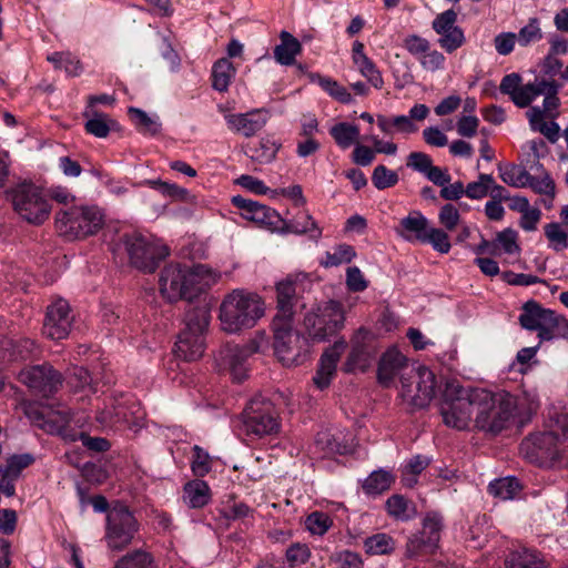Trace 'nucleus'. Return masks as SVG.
Masks as SVG:
<instances>
[{
    "mask_svg": "<svg viewBox=\"0 0 568 568\" xmlns=\"http://www.w3.org/2000/svg\"><path fill=\"white\" fill-rule=\"evenodd\" d=\"M207 326L209 316L205 312L189 314L185 328L180 333L175 343L176 357L189 362L201 358L205 348L204 333Z\"/></svg>",
    "mask_w": 568,
    "mask_h": 568,
    "instance_id": "9b49d317",
    "label": "nucleus"
},
{
    "mask_svg": "<svg viewBox=\"0 0 568 568\" xmlns=\"http://www.w3.org/2000/svg\"><path fill=\"white\" fill-rule=\"evenodd\" d=\"M236 74V68L229 58L219 59L212 68V85L216 91L225 92Z\"/></svg>",
    "mask_w": 568,
    "mask_h": 568,
    "instance_id": "c9c22d12",
    "label": "nucleus"
},
{
    "mask_svg": "<svg viewBox=\"0 0 568 568\" xmlns=\"http://www.w3.org/2000/svg\"><path fill=\"white\" fill-rule=\"evenodd\" d=\"M429 458L417 455L405 463L403 466L402 480L404 485L413 487L416 484V476L420 474L429 464Z\"/></svg>",
    "mask_w": 568,
    "mask_h": 568,
    "instance_id": "3c124183",
    "label": "nucleus"
},
{
    "mask_svg": "<svg viewBox=\"0 0 568 568\" xmlns=\"http://www.w3.org/2000/svg\"><path fill=\"white\" fill-rule=\"evenodd\" d=\"M124 245L131 264L143 272H153L159 262L169 254L162 242L141 233L125 235Z\"/></svg>",
    "mask_w": 568,
    "mask_h": 568,
    "instance_id": "9d476101",
    "label": "nucleus"
},
{
    "mask_svg": "<svg viewBox=\"0 0 568 568\" xmlns=\"http://www.w3.org/2000/svg\"><path fill=\"white\" fill-rule=\"evenodd\" d=\"M429 114V109L425 104H415L409 109L408 115H394L386 116L378 114L376 116V123L378 129L388 136H393L395 133L403 135H409L418 131V125L415 121H424Z\"/></svg>",
    "mask_w": 568,
    "mask_h": 568,
    "instance_id": "a211bd4d",
    "label": "nucleus"
},
{
    "mask_svg": "<svg viewBox=\"0 0 568 568\" xmlns=\"http://www.w3.org/2000/svg\"><path fill=\"white\" fill-rule=\"evenodd\" d=\"M95 418L103 429L116 428L120 425L132 427L139 425L143 414L138 403L121 394L120 397L110 398Z\"/></svg>",
    "mask_w": 568,
    "mask_h": 568,
    "instance_id": "2eb2a0df",
    "label": "nucleus"
},
{
    "mask_svg": "<svg viewBox=\"0 0 568 568\" xmlns=\"http://www.w3.org/2000/svg\"><path fill=\"white\" fill-rule=\"evenodd\" d=\"M221 274L207 265L193 267L181 264H169L160 273L159 291L169 302L193 300L215 285Z\"/></svg>",
    "mask_w": 568,
    "mask_h": 568,
    "instance_id": "f03ea898",
    "label": "nucleus"
},
{
    "mask_svg": "<svg viewBox=\"0 0 568 568\" xmlns=\"http://www.w3.org/2000/svg\"><path fill=\"white\" fill-rule=\"evenodd\" d=\"M232 203L241 210V215L251 222L260 225H270L276 217V212L255 201L236 195L232 197Z\"/></svg>",
    "mask_w": 568,
    "mask_h": 568,
    "instance_id": "c756f323",
    "label": "nucleus"
},
{
    "mask_svg": "<svg viewBox=\"0 0 568 568\" xmlns=\"http://www.w3.org/2000/svg\"><path fill=\"white\" fill-rule=\"evenodd\" d=\"M372 182L377 190H385L397 184L398 174L395 171L381 164L374 169L372 174Z\"/></svg>",
    "mask_w": 568,
    "mask_h": 568,
    "instance_id": "0e129e2a",
    "label": "nucleus"
},
{
    "mask_svg": "<svg viewBox=\"0 0 568 568\" xmlns=\"http://www.w3.org/2000/svg\"><path fill=\"white\" fill-rule=\"evenodd\" d=\"M374 335L366 328H359L352 337V351L345 363L346 372H364L375 355Z\"/></svg>",
    "mask_w": 568,
    "mask_h": 568,
    "instance_id": "4be33fe9",
    "label": "nucleus"
},
{
    "mask_svg": "<svg viewBox=\"0 0 568 568\" xmlns=\"http://www.w3.org/2000/svg\"><path fill=\"white\" fill-rule=\"evenodd\" d=\"M442 520L436 515H429L424 519L420 532L413 535L406 546L408 558H419L435 551L439 542Z\"/></svg>",
    "mask_w": 568,
    "mask_h": 568,
    "instance_id": "6ab92c4d",
    "label": "nucleus"
},
{
    "mask_svg": "<svg viewBox=\"0 0 568 568\" xmlns=\"http://www.w3.org/2000/svg\"><path fill=\"white\" fill-rule=\"evenodd\" d=\"M422 243L430 244L440 254H447L452 247L447 232L432 225H429Z\"/></svg>",
    "mask_w": 568,
    "mask_h": 568,
    "instance_id": "864d4df0",
    "label": "nucleus"
},
{
    "mask_svg": "<svg viewBox=\"0 0 568 568\" xmlns=\"http://www.w3.org/2000/svg\"><path fill=\"white\" fill-rule=\"evenodd\" d=\"M346 313L337 301H327L306 313L304 327L313 342H324L339 332L345 324Z\"/></svg>",
    "mask_w": 568,
    "mask_h": 568,
    "instance_id": "39448f33",
    "label": "nucleus"
},
{
    "mask_svg": "<svg viewBox=\"0 0 568 568\" xmlns=\"http://www.w3.org/2000/svg\"><path fill=\"white\" fill-rule=\"evenodd\" d=\"M490 395L494 399V404L487 412L488 420L495 422L498 415H500L504 420L500 422L501 425L498 429L483 430L495 435L505 429L509 425L510 420L516 417L517 402L515 400L514 395L505 390L496 393L490 392Z\"/></svg>",
    "mask_w": 568,
    "mask_h": 568,
    "instance_id": "a878e982",
    "label": "nucleus"
},
{
    "mask_svg": "<svg viewBox=\"0 0 568 568\" xmlns=\"http://www.w3.org/2000/svg\"><path fill=\"white\" fill-rule=\"evenodd\" d=\"M409 369L406 356L396 347H390L381 357L377 377L381 384L389 386L397 375H407Z\"/></svg>",
    "mask_w": 568,
    "mask_h": 568,
    "instance_id": "393cba45",
    "label": "nucleus"
},
{
    "mask_svg": "<svg viewBox=\"0 0 568 568\" xmlns=\"http://www.w3.org/2000/svg\"><path fill=\"white\" fill-rule=\"evenodd\" d=\"M19 381L42 396H49L61 386V375L49 365H36L23 368Z\"/></svg>",
    "mask_w": 568,
    "mask_h": 568,
    "instance_id": "aec40b11",
    "label": "nucleus"
},
{
    "mask_svg": "<svg viewBox=\"0 0 568 568\" xmlns=\"http://www.w3.org/2000/svg\"><path fill=\"white\" fill-rule=\"evenodd\" d=\"M264 315L263 298L256 293L241 288L226 294L219 307L221 328L229 334L254 327Z\"/></svg>",
    "mask_w": 568,
    "mask_h": 568,
    "instance_id": "7ed1b4c3",
    "label": "nucleus"
},
{
    "mask_svg": "<svg viewBox=\"0 0 568 568\" xmlns=\"http://www.w3.org/2000/svg\"><path fill=\"white\" fill-rule=\"evenodd\" d=\"M457 13L446 10L439 13L433 21V29L440 36L439 45L448 53L456 51L465 42L463 30L456 26Z\"/></svg>",
    "mask_w": 568,
    "mask_h": 568,
    "instance_id": "5701e85b",
    "label": "nucleus"
},
{
    "mask_svg": "<svg viewBox=\"0 0 568 568\" xmlns=\"http://www.w3.org/2000/svg\"><path fill=\"white\" fill-rule=\"evenodd\" d=\"M428 219L419 211H412L395 226L396 234L403 240L414 243H422L428 227Z\"/></svg>",
    "mask_w": 568,
    "mask_h": 568,
    "instance_id": "c85d7f7f",
    "label": "nucleus"
},
{
    "mask_svg": "<svg viewBox=\"0 0 568 568\" xmlns=\"http://www.w3.org/2000/svg\"><path fill=\"white\" fill-rule=\"evenodd\" d=\"M332 526L333 519L323 511H313L305 519V527L312 535L323 536Z\"/></svg>",
    "mask_w": 568,
    "mask_h": 568,
    "instance_id": "4d7b16f0",
    "label": "nucleus"
},
{
    "mask_svg": "<svg viewBox=\"0 0 568 568\" xmlns=\"http://www.w3.org/2000/svg\"><path fill=\"white\" fill-rule=\"evenodd\" d=\"M438 388L435 373L425 366H418L402 376L398 395L409 407L423 408L435 397Z\"/></svg>",
    "mask_w": 568,
    "mask_h": 568,
    "instance_id": "423d86ee",
    "label": "nucleus"
},
{
    "mask_svg": "<svg viewBox=\"0 0 568 568\" xmlns=\"http://www.w3.org/2000/svg\"><path fill=\"white\" fill-rule=\"evenodd\" d=\"M527 116L529 124L534 131L540 132L549 141L555 142L559 138V125L554 122H547L544 116V111L539 106H532L528 112Z\"/></svg>",
    "mask_w": 568,
    "mask_h": 568,
    "instance_id": "e433bc0d",
    "label": "nucleus"
},
{
    "mask_svg": "<svg viewBox=\"0 0 568 568\" xmlns=\"http://www.w3.org/2000/svg\"><path fill=\"white\" fill-rule=\"evenodd\" d=\"M499 178L513 187H526L529 173L517 165H498Z\"/></svg>",
    "mask_w": 568,
    "mask_h": 568,
    "instance_id": "de8ad7c7",
    "label": "nucleus"
},
{
    "mask_svg": "<svg viewBox=\"0 0 568 568\" xmlns=\"http://www.w3.org/2000/svg\"><path fill=\"white\" fill-rule=\"evenodd\" d=\"M183 500L190 508H202L211 500V489L206 481L194 479L183 487Z\"/></svg>",
    "mask_w": 568,
    "mask_h": 568,
    "instance_id": "473e14b6",
    "label": "nucleus"
},
{
    "mask_svg": "<svg viewBox=\"0 0 568 568\" xmlns=\"http://www.w3.org/2000/svg\"><path fill=\"white\" fill-rule=\"evenodd\" d=\"M258 351L256 341L244 345L227 344L217 352L215 364L220 372L227 373L231 377L241 382L247 377L250 369V357Z\"/></svg>",
    "mask_w": 568,
    "mask_h": 568,
    "instance_id": "ddd939ff",
    "label": "nucleus"
},
{
    "mask_svg": "<svg viewBox=\"0 0 568 568\" xmlns=\"http://www.w3.org/2000/svg\"><path fill=\"white\" fill-rule=\"evenodd\" d=\"M519 322L526 329L538 331L540 341L568 338V321L554 311L540 307L535 302L525 304Z\"/></svg>",
    "mask_w": 568,
    "mask_h": 568,
    "instance_id": "0eeeda50",
    "label": "nucleus"
},
{
    "mask_svg": "<svg viewBox=\"0 0 568 568\" xmlns=\"http://www.w3.org/2000/svg\"><path fill=\"white\" fill-rule=\"evenodd\" d=\"M517 207L523 213L520 217V226L525 231H534L536 230L537 223L541 217L540 210L536 207H530L527 199L518 197L516 200Z\"/></svg>",
    "mask_w": 568,
    "mask_h": 568,
    "instance_id": "6e6d98bb",
    "label": "nucleus"
},
{
    "mask_svg": "<svg viewBox=\"0 0 568 568\" xmlns=\"http://www.w3.org/2000/svg\"><path fill=\"white\" fill-rule=\"evenodd\" d=\"M57 229L61 235L73 240L95 234L104 224V213L97 205H73L57 215Z\"/></svg>",
    "mask_w": 568,
    "mask_h": 568,
    "instance_id": "20e7f679",
    "label": "nucleus"
},
{
    "mask_svg": "<svg viewBox=\"0 0 568 568\" xmlns=\"http://www.w3.org/2000/svg\"><path fill=\"white\" fill-rule=\"evenodd\" d=\"M280 148V143L266 136L261 139L256 144L250 145L246 150V154L251 158V160L261 164H265L272 162L275 159Z\"/></svg>",
    "mask_w": 568,
    "mask_h": 568,
    "instance_id": "4c0bfd02",
    "label": "nucleus"
},
{
    "mask_svg": "<svg viewBox=\"0 0 568 568\" xmlns=\"http://www.w3.org/2000/svg\"><path fill=\"white\" fill-rule=\"evenodd\" d=\"M281 43L274 49V58L282 65H292L302 51L301 42L287 31L280 33Z\"/></svg>",
    "mask_w": 568,
    "mask_h": 568,
    "instance_id": "72a5a7b5",
    "label": "nucleus"
},
{
    "mask_svg": "<svg viewBox=\"0 0 568 568\" xmlns=\"http://www.w3.org/2000/svg\"><path fill=\"white\" fill-rule=\"evenodd\" d=\"M346 348V342L344 339L337 341L333 346L328 347L320 359L318 369L313 381L314 384L320 388H326L336 371L337 363L341 355Z\"/></svg>",
    "mask_w": 568,
    "mask_h": 568,
    "instance_id": "bb28decb",
    "label": "nucleus"
},
{
    "mask_svg": "<svg viewBox=\"0 0 568 568\" xmlns=\"http://www.w3.org/2000/svg\"><path fill=\"white\" fill-rule=\"evenodd\" d=\"M386 509L392 517L398 520H407L410 517L408 501L399 495H394L387 499Z\"/></svg>",
    "mask_w": 568,
    "mask_h": 568,
    "instance_id": "338daca9",
    "label": "nucleus"
},
{
    "mask_svg": "<svg viewBox=\"0 0 568 568\" xmlns=\"http://www.w3.org/2000/svg\"><path fill=\"white\" fill-rule=\"evenodd\" d=\"M293 321L274 323V353L277 359L287 367L302 364L308 353V343L292 327Z\"/></svg>",
    "mask_w": 568,
    "mask_h": 568,
    "instance_id": "1a4fd4ad",
    "label": "nucleus"
},
{
    "mask_svg": "<svg viewBox=\"0 0 568 568\" xmlns=\"http://www.w3.org/2000/svg\"><path fill=\"white\" fill-rule=\"evenodd\" d=\"M243 428L247 435L263 437L280 428L274 406L270 402L252 400L243 413Z\"/></svg>",
    "mask_w": 568,
    "mask_h": 568,
    "instance_id": "f3484780",
    "label": "nucleus"
},
{
    "mask_svg": "<svg viewBox=\"0 0 568 568\" xmlns=\"http://www.w3.org/2000/svg\"><path fill=\"white\" fill-rule=\"evenodd\" d=\"M105 540L112 550H121L133 539L136 521L129 509L122 504H115L106 516Z\"/></svg>",
    "mask_w": 568,
    "mask_h": 568,
    "instance_id": "dca6fc26",
    "label": "nucleus"
},
{
    "mask_svg": "<svg viewBox=\"0 0 568 568\" xmlns=\"http://www.w3.org/2000/svg\"><path fill=\"white\" fill-rule=\"evenodd\" d=\"M517 402L516 416H529L539 406V397L536 390H523L518 396H514Z\"/></svg>",
    "mask_w": 568,
    "mask_h": 568,
    "instance_id": "13d9d810",
    "label": "nucleus"
},
{
    "mask_svg": "<svg viewBox=\"0 0 568 568\" xmlns=\"http://www.w3.org/2000/svg\"><path fill=\"white\" fill-rule=\"evenodd\" d=\"M565 442L550 428L529 435L521 443L523 455L531 463L552 467L560 462L565 452Z\"/></svg>",
    "mask_w": 568,
    "mask_h": 568,
    "instance_id": "6e6552de",
    "label": "nucleus"
},
{
    "mask_svg": "<svg viewBox=\"0 0 568 568\" xmlns=\"http://www.w3.org/2000/svg\"><path fill=\"white\" fill-rule=\"evenodd\" d=\"M211 468H212V458H211V456L203 448H201L200 446L195 445L193 447V458H192V462H191L192 473L196 477H203V476H205L206 474L210 473Z\"/></svg>",
    "mask_w": 568,
    "mask_h": 568,
    "instance_id": "e2e57ef3",
    "label": "nucleus"
},
{
    "mask_svg": "<svg viewBox=\"0 0 568 568\" xmlns=\"http://www.w3.org/2000/svg\"><path fill=\"white\" fill-rule=\"evenodd\" d=\"M132 123L139 132L148 135H155L161 130V122L158 115H149L141 109L130 106L128 110Z\"/></svg>",
    "mask_w": 568,
    "mask_h": 568,
    "instance_id": "ea45409f",
    "label": "nucleus"
},
{
    "mask_svg": "<svg viewBox=\"0 0 568 568\" xmlns=\"http://www.w3.org/2000/svg\"><path fill=\"white\" fill-rule=\"evenodd\" d=\"M499 90L501 93L509 95L517 106L526 108L534 101L535 81L521 85V77L514 72L501 79Z\"/></svg>",
    "mask_w": 568,
    "mask_h": 568,
    "instance_id": "cd10ccee",
    "label": "nucleus"
},
{
    "mask_svg": "<svg viewBox=\"0 0 568 568\" xmlns=\"http://www.w3.org/2000/svg\"><path fill=\"white\" fill-rule=\"evenodd\" d=\"M356 253L351 245L341 244L334 248L333 252H327L322 260L321 265L325 267L338 266L344 263H349Z\"/></svg>",
    "mask_w": 568,
    "mask_h": 568,
    "instance_id": "5fc2aeb1",
    "label": "nucleus"
},
{
    "mask_svg": "<svg viewBox=\"0 0 568 568\" xmlns=\"http://www.w3.org/2000/svg\"><path fill=\"white\" fill-rule=\"evenodd\" d=\"M277 313L273 320L274 323L293 321L294 317V298H295V280L291 276L278 282L276 285Z\"/></svg>",
    "mask_w": 568,
    "mask_h": 568,
    "instance_id": "7c9ffc66",
    "label": "nucleus"
},
{
    "mask_svg": "<svg viewBox=\"0 0 568 568\" xmlns=\"http://www.w3.org/2000/svg\"><path fill=\"white\" fill-rule=\"evenodd\" d=\"M494 399L485 388H465L457 381H447L443 390L440 413L444 423L452 428L465 429L473 420L478 429H498L504 420L498 415L495 422L488 420L487 412Z\"/></svg>",
    "mask_w": 568,
    "mask_h": 568,
    "instance_id": "f257e3e1",
    "label": "nucleus"
},
{
    "mask_svg": "<svg viewBox=\"0 0 568 568\" xmlns=\"http://www.w3.org/2000/svg\"><path fill=\"white\" fill-rule=\"evenodd\" d=\"M359 73L367 79V81L376 89H381L384 84L383 77L375 65V63L368 58H362L353 62Z\"/></svg>",
    "mask_w": 568,
    "mask_h": 568,
    "instance_id": "bf43d9fd",
    "label": "nucleus"
},
{
    "mask_svg": "<svg viewBox=\"0 0 568 568\" xmlns=\"http://www.w3.org/2000/svg\"><path fill=\"white\" fill-rule=\"evenodd\" d=\"M493 184L494 178L490 174L481 173L477 181L467 184L466 196L471 200H481L489 193Z\"/></svg>",
    "mask_w": 568,
    "mask_h": 568,
    "instance_id": "680f3d73",
    "label": "nucleus"
},
{
    "mask_svg": "<svg viewBox=\"0 0 568 568\" xmlns=\"http://www.w3.org/2000/svg\"><path fill=\"white\" fill-rule=\"evenodd\" d=\"M223 113L227 128L234 132L250 138L260 132L270 119V112L265 109H253L245 113H230L224 106H219Z\"/></svg>",
    "mask_w": 568,
    "mask_h": 568,
    "instance_id": "412c9836",
    "label": "nucleus"
},
{
    "mask_svg": "<svg viewBox=\"0 0 568 568\" xmlns=\"http://www.w3.org/2000/svg\"><path fill=\"white\" fill-rule=\"evenodd\" d=\"M71 323L70 306L65 300L59 298L48 306L43 334L51 339L65 338Z\"/></svg>",
    "mask_w": 568,
    "mask_h": 568,
    "instance_id": "b1692460",
    "label": "nucleus"
},
{
    "mask_svg": "<svg viewBox=\"0 0 568 568\" xmlns=\"http://www.w3.org/2000/svg\"><path fill=\"white\" fill-rule=\"evenodd\" d=\"M559 85L554 81L535 80L534 100L544 95L542 109L544 116L554 118V111L559 106V98L557 97Z\"/></svg>",
    "mask_w": 568,
    "mask_h": 568,
    "instance_id": "2f4dec72",
    "label": "nucleus"
},
{
    "mask_svg": "<svg viewBox=\"0 0 568 568\" xmlns=\"http://www.w3.org/2000/svg\"><path fill=\"white\" fill-rule=\"evenodd\" d=\"M494 248L496 251V254H519L520 246L518 244V233L511 229H506L499 232L494 241Z\"/></svg>",
    "mask_w": 568,
    "mask_h": 568,
    "instance_id": "49530a36",
    "label": "nucleus"
},
{
    "mask_svg": "<svg viewBox=\"0 0 568 568\" xmlns=\"http://www.w3.org/2000/svg\"><path fill=\"white\" fill-rule=\"evenodd\" d=\"M438 221L448 232L455 231L459 225H462V217L458 209L449 203L440 207Z\"/></svg>",
    "mask_w": 568,
    "mask_h": 568,
    "instance_id": "69168bd1",
    "label": "nucleus"
},
{
    "mask_svg": "<svg viewBox=\"0 0 568 568\" xmlns=\"http://www.w3.org/2000/svg\"><path fill=\"white\" fill-rule=\"evenodd\" d=\"M364 547L369 555H387L395 549V542L387 534L379 532L367 537Z\"/></svg>",
    "mask_w": 568,
    "mask_h": 568,
    "instance_id": "09e8293b",
    "label": "nucleus"
},
{
    "mask_svg": "<svg viewBox=\"0 0 568 568\" xmlns=\"http://www.w3.org/2000/svg\"><path fill=\"white\" fill-rule=\"evenodd\" d=\"M308 79L312 83H317L329 97L341 103H351L352 94L347 89L329 77H323L320 73H310Z\"/></svg>",
    "mask_w": 568,
    "mask_h": 568,
    "instance_id": "58836bf2",
    "label": "nucleus"
},
{
    "mask_svg": "<svg viewBox=\"0 0 568 568\" xmlns=\"http://www.w3.org/2000/svg\"><path fill=\"white\" fill-rule=\"evenodd\" d=\"M505 564L507 568H548L538 554L525 548L510 552Z\"/></svg>",
    "mask_w": 568,
    "mask_h": 568,
    "instance_id": "79ce46f5",
    "label": "nucleus"
},
{
    "mask_svg": "<svg viewBox=\"0 0 568 568\" xmlns=\"http://www.w3.org/2000/svg\"><path fill=\"white\" fill-rule=\"evenodd\" d=\"M329 134L341 149L346 150L358 142L359 129L348 122H338L329 129Z\"/></svg>",
    "mask_w": 568,
    "mask_h": 568,
    "instance_id": "a19ab883",
    "label": "nucleus"
},
{
    "mask_svg": "<svg viewBox=\"0 0 568 568\" xmlns=\"http://www.w3.org/2000/svg\"><path fill=\"white\" fill-rule=\"evenodd\" d=\"M114 568H152V560L144 551H134L120 559Z\"/></svg>",
    "mask_w": 568,
    "mask_h": 568,
    "instance_id": "774afa93",
    "label": "nucleus"
},
{
    "mask_svg": "<svg viewBox=\"0 0 568 568\" xmlns=\"http://www.w3.org/2000/svg\"><path fill=\"white\" fill-rule=\"evenodd\" d=\"M520 484L515 477H505L495 479L488 486L489 493L500 500H510L516 498L520 493Z\"/></svg>",
    "mask_w": 568,
    "mask_h": 568,
    "instance_id": "37998d69",
    "label": "nucleus"
},
{
    "mask_svg": "<svg viewBox=\"0 0 568 568\" xmlns=\"http://www.w3.org/2000/svg\"><path fill=\"white\" fill-rule=\"evenodd\" d=\"M547 427L554 433H559V437L568 440V404L552 406L548 412Z\"/></svg>",
    "mask_w": 568,
    "mask_h": 568,
    "instance_id": "c03bdc74",
    "label": "nucleus"
},
{
    "mask_svg": "<svg viewBox=\"0 0 568 568\" xmlns=\"http://www.w3.org/2000/svg\"><path fill=\"white\" fill-rule=\"evenodd\" d=\"M41 427L50 433L61 436L65 442L81 440L83 446L94 452H105L110 444L102 437H90L84 432L75 430L71 427V418L64 410L50 412Z\"/></svg>",
    "mask_w": 568,
    "mask_h": 568,
    "instance_id": "4468645a",
    "label": "nucleus"
},
{
    "mask_svg": "<svg viewBox=\"0 0 568 568\" xmlns=\"http://www.w3.org/2000/svg\"><path fill=\"white\" fill-rule=\"evenodd\" d=\"M393 481L394 476L390 473L376 470L366 478L363 488L367 494L377 495L387 490Z\"/></svg>",
    "mask_w": 568,
    "mask_h": 568,
    "instance_id": "8fccbe9b",
    "label": "nucleus"
},
{
    "mask_svg": "<svg viewBox=\"0 0 568 568\" xmlns=\"http://www.w3.org/2000/svg\"><path fill=\"white\" fill-rule=\"evenodd\" d=\"M12 203L16 212L29 223L41 224L50 215L48 200L38 186L30 183L19 184L13 190Z\"/></svg>",
    "mask_w": 568,
    "mask_h": 568,
    "instance_id": "f8f14e48",
    "label": "nucleus"
},
{
    "mask_svg": "<svg viewBox=\"0 0 568 568\" xmlns=\"http://www.w3.org/2000/svg\"><path fill=\"white\" fill-rule=\"evenodd\" d=\"M87 119L85 130L88 133L95 138H106L115 122L110 119L105 113L94 111L92 106H88L83 113Z\"/></svg>",
    "mask_w": 568,
    "mask_h": 568,
    "instance_id": "f704fd0d",
    "label": "nucleus"
},
{
    "mask_svg": "<svg viewBox=\"0 0 568 568\" xmlns=\"http://www.w3.org/2000/svg\"><path fill=\"white\" fill-rule=\"evenodd\" d=\"M516 36L520 47L527 48L538 43L544 38L540 20L538 18H529L527 23L519 29Z\"/></svg>",
    "mask_w": 568,
    "mask_h": 568,
    "instance_id": "a18cd8bd",
    "label": "nucleus"
},
{
    "mask_svg": "<svg viewBox=\"0 0 568 568\" xmlns=\"http://www.w3.org/2000/svg\"><path fill=\"white\" fill-rule=\"evenodd\" d=\"M286 230L293 233H310L312 237H318L321 230L317 227L313 217L303 212L286 223Z\"/></svg>",
    "mask_w": 568,
    "mask_h": 568,
    "instance_id": "603ef678",
    "label": "nucleus"
},
{
    "mask_svg": "<svg viewBox=\"0 0 568 568\" xmlns=\"http://www.w3.org/2000/svg\"><path fill=\"white\" fill-rule=\"evenodd\" d=\"M545 236L549 242V247L555 251H561L568 245V233L559 223L545 225Z\"/></svg>",
    "mask_w": 568,
    "mask_h": 568,
    "instance_id": "052dcab7",
    "label": "nucleus"
}]
</instances>
